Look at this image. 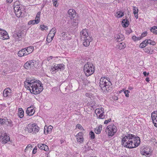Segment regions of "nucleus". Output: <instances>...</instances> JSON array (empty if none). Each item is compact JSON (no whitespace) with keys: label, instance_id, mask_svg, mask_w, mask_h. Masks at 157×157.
Masks as SVG:
<instances>
[{"label":"nucleus","instance_id":"nucleus-18","mask_svg":"<svg viewBox=\"0 0 157 157\" xmlns=\"http://www.w3.org/2000/svg\"><path fill=\"white\" fill-rule=\"evenodd\" d=\"M26 113L29 116H32L35 113V110L33 109H31V107H29L27 109Z\"/></svg>","mask_w":157,"mask_h":157},{"label":"nucleus","instance_id":"nucleus-33","mask_svg":"<svg viewBox=\"0 0 157 157\" xmlns=\"http://www.w3.org/2000/svg\"><path fill=\"white\" fill-rule=\"evenodd\" d=\"M141 39V37H137L135 36H133L132 37V39L135 41L140 40Z\"/></svg>","mask_w":157,"mask_h":157},{"label":"nucleus","instance_id":"nucleus-15","mask_svg":"<svg viewBox=\"0 0 157 157\" xmlns=\"http://www.w3.org/2000/svg\"><path fill=\"white\" fill-rule=\"evenodd\" d=\"M38 147L40 149L47 151L48 150V146L44 144H38L37 145Z\"/></svg>","mask_w":157,"mask_h":157},{"label":"nucleus","instance_id":"nucleus-36","mask_svg":"<svg viewBox=\"0 0 157 157\" xmlns=\"http://www.w3.org/2000/svg\"><path fill=\"white\" fill-rule=\"evenodd\" d=\"M56 32V29L55 28H52L50 31L49 33H52L53 34H55Z\"/></svg>","mask_w":157,"mask_h":157},{"label":"nucleus","instance_id":"nucleus-51","mask_svg":"<svg viewBox=\"0 0 157 157\" xmlns=\"http://www.w3.org/2000/svg\"><path fill=\"white\" fill-rule=\"evenodd\" d=\"M95 112H96L98 114H101V113H103L102 112H101V111L99 109H97L95 111Z\"/></svg>","mask_w":157,"mask_h":157},{"label":"nucleus","instance_id":"nucleus-37","mask_svg":"<svg viewBox=\"0 0 157 157\" xmlns=\"http://www.w3.org/2000/svg\"><path fill=\"white\" fill-rule=\"evenodd\" d=\"M58 66L59 70H63L64 68V65L63 64H58Z\"/></svg>","mask_w":157,"mask_h":157},{"label":"nucleus","instance_id":"nucleus-2","mask_svg":"<svg viewBox=\"0 0 157 157\" xmlns=\"http://www.w3.org/2000/svg\"><path fill=\"white\" fill-rule=\"evenodd\" d=\"M140 142V138L132 134H128L122 138V145L124 147L132 148L137 147Z\"/></svg>","mask_w":157,"mask_h":157},{"label":"nucleus","instance_id":"nucleus-56","mask_svg":"<svg viewBox=\"0 0 157 157\" xmlns=\"http://www.w3.org/2000/svg\"><path fill=\"white\" fill-rule=\"evenodd\" d=\"M143 154V155H148L149 154V153L147 151H144Z\"/></svg>","mask_w":157,"mask_h":157},{"label":"nucleus","instance_id":"nucleus-42","mask_svg":"<svg viewBox=\"0 0 157 157\" xmlns=\"http://www.w3.org/2000/svg\"><path fill=\"white\" fill-rule=\"evenodd\" d=\"M104 113H102L100 114L98 116V118L100 119H103L105 118V116L104 114Z\"/></svg>","mask_w":157,"mask_h":157},{"label":"nucleus","instance_id":"nucleus-60","mask_svg":"<svg viewBox=\"0 0 157 157\" xmlns=\"http://www.w3.org/2000/svg\"><path fill=\"white\" fill-rule=\"evenodd\" d=\"M145 80H146V81L147 82H148L149 81H150V80H149V78L148 77H147V78H146Z\"/></svg>","mask_w":157,"mask_h":157},{"label":"nucleus","instance_id":"nucleus-31","mask_svg":"<svg viewBox=\"0 0 157 157\" xmlns=\"http://www.w3.org/2000/svg\"><path fill=\"white\" fill-rule=\"evenodd\" d=\"M89 135H90V138L91 139H93L95 137L94 133L92 131H90L89 133Z\"/></svg>","mask_w":157,"mask_h":157},{"label":"nucleus","instance_id":"nucleus-28","mask_svg":"<svg viewBox=\"0 0 157 157\" xmlns=\"http://www.w3.org/2000/svg\"><path fill=\"white\" fill-rule=\"evenodd\" d=\"M118 47L119 49H121L124 48L126 47V45L124 43L122 42L119 43L118 45Z\"/></svg>","mask_w":157,"mask_h":157},{"label":"nucleus","instance_id":"nucleus-12","mask_svg":"<svg viewBox=\"0 0 157 157\" xmlns=\"http://www.w3.org/2000/svg\"><path fill=\"white\" fill-rule=\"evenodd\" d=\"M68 13L71 19H73L77 16L75 11L74 9H70L69 10Z\"/></svg>","mask_w":157,"mask_h":157},{"label":"nucleus","instance_id":"nucleus-10","mask_svg":"<svg viewBox=\"0 0 157 157\" xmlns=\"http://www.w3.org/2000/svg\"><path fill=\"white\" fill-rule=\"evenodd\" d=\"M151 117L155 126L157 127V111L152 113Z\"/></svg>","mask_w":157,"mask_h":157},{"label":"nucleus","instance_id":"nucleus-55","mask_svg":"<svg viewBox=\"0 0 157 157\" xmlns=\"http://www.w3.org/2000/svg\"><path fill=\"white\" fill-rule=\"evenodd\" d=\"M30 147H32V145L29 144L28 145L26 148L25 149V151H26L27 150V149L29 148Z\"/></svg>","mask_w":157,"mask_h":157},{"label":"nucleus","instance_id":"nucleus-23","mask_svg":"<svg viewBox=\"0 0 157 157\" xmlns=\"http://www.w3.org/2000/svg\"><path fill=\"white\" fill-rule=\"evenodd\" d=\"M11 91H9L7 89H5L3 92V95L4 97H7L11 94Z\"/></svg>","mask_w":157,"mask_h":157},{"label":"nucleus","instance_id":"nucleus-64","mask_svg":"<svg viewBox=\"0 0 157 157\" xmlns=\"http://www.w3.org/2000/svg\"><path fill=\"white\" fill-rule=\"evenodd\" d=\"M7 1L8 2L11 3L12 2L13 0H7Z\"/></svg>","mask_w":157,"mask_h":157},{"label":"nucleus","instance_id":"nucleus-4","mask_svg":"<svg viewBox=\"0 0 157 157\" xmlns=\"http://www.w3.org/2000/svg\"><path fill=\"white\" fill-rule=\"evenodd\" d=\"M83 70L86 75L89 76L94 72V67L92 63L88 62L84 65Z\"/></svg>","mask_w":157,"mask_h":157},{"label":"nucleus","instance_id":"nucleus-58","mask_svg":"<svg viewBox=\"0 0 157 157\" xmlns=\"http://www.w3.org/2000/svg\"><path fill=\"white\" fill-rule=\"evenodd\" d=\"M143 74L145 76H147L149 75V73H147L146 71H144L143 72Z\"/></svg>","mask_w":157,"mask_h":157},{"label":"nucleus","instance_id":"nucleus-44","mask_svg":"<svg viewBox=\"0 0 157 157\" xmlns=\"http://www.w3.org/2000/svg\"><path fill=\"white\" fill-rule=\"evenodd\" d=\"M31 21H32V24H33V25H34L35 24H37L39 22L38 19L36 20V19H35V20H31Z\"/></svg>","mask_w":157,"mask_h":157},{"label":"nucleus","instance_id":"nucleus-45","mask_svg":"<svg viewBox=\"0 0 157 157\" xmlns=\"http://www.w3.org/2000/svg\"><path fill=\"white\" fill-rule=\"evenodd\" d=\"M67 33L65 32H63L61 34V36L62 37L65 38L67 36Z\"/></svg>","mask_w":157,"mask_h":157},{"label":"nucleus","instance_id":"nucleus-47","mask_svg":"<svg viewBox=\"0 0 157 157\" xmlns=\"http://www.w3.org/2000/svg\"><path fill=\"white\" fill-rule=\"evenodd\" d=\"M50 131V130L48 128H47V129H46L45 127L44 129V133L45 134H47Z\"/></svg>","mask_w":157,"mask_h":157},{"label":"nucleus","instance_id":"nucleus-48","mask_svg":"<svg viewBox=\"0 0 157 157\" xmlns=\"http://www.w3.org/2000/svg\"><path fill=\"white\" fill-rule=\"evenodd\" d=\"M52 2L54 6L56 7H57L58 6V5L57 4V0H52Z\"/></svg>","mask_w":157,"mask_h":157},{"label":"nucleus","instance_id":"nucleus-49","mask_svg":"<svg viewBox=\"0 0 157 157\" xmlns=\"http://www.w3.org/2000/svg\"><path fill=\"white\" fill-rule=\"evenodd\" d=\"M147 34V33L146 31L144 32L143 33L141 34V36L140 37H141V38L144 37Z\"/></svg>","mask_w":157,"mask_h":157},{"label":"nucleus","instance_id":"nucleus-11","mask_svg":"<svg viewBox=\"0 0 157 157\" xmlns=\"http://www.w3.org/2000/svg\"><path fill=\"white\" fill-rule=\"evenodd\" d=\"M81 38V40H84L87 37H90L88 36V33L86 29H83L80 33Z\"/></svg>","mask_w":157,"mask_h":157},{"label":"nucleus","instance_id":"nucleus-54","mask_svg":"<svg viewBox=\"0 0 157 157\" xmlns=\"http://www.w3.org/2000/svg\"><path fill=\"white\" fill-rule=\"evenodd\" d=\"M111 121V119H109L107 120H105V121L104 123L105 124H107L108 123L110 122Z\"/></svg>","mask_w":157,"mask_h":157},{"label":"nucleus","instance_id":"nucleus-22","mask_svg":"<svg viewBox=\"0 0 157 157\" xmlns=\"http://www.w3.org/2000/svg\"><path fill=\"white\" fill-rule=\"evenodd\" d=\"M148 44V40H145L140 44V47L141 48H143Z\"/></svg>","mask_w":157,"mask_h":157},{"label":"nucleus","instance_id":"nucleus-35","mask_svg":"<svg viewBox=\"0 0 157 157\" xmlns=\"http://www.w3.org/2000/svg\"><path fill=\"white\" fill-rule=\"evenodd\" d=\"M6 122H7L8 123L6 124H7V125L8 126H10V127H11L13 126V124L12 123V121H11L10 120H7V121H6Z\"/></svg>","mask_w":157,"mask_h":157},{"label":"nucleus","instance_id":"nucleus-24","mask_svg":"<svg viewBox=\"0 0 157 157\" xmlns=\"http://www.w3.org/2000/svg\"><path fill=\"white\" fill-rule=\"evenodd\" d=\"M116 14H117V15H116V16L117 18H118L122 17L124 16V12H123L122 10L118 11L117 12Z\"/></svg>","mask_w":157,"mask_h":157},{"label":"nucleus","instance_id":"nucleus-8","mask_svg":"<svg viewBox=\"0 0 157 157\" xmlns=\"http://www.w3.org/2000/svg\"><path fill=\"white\" fill-rule=\"evenodd\" d=\"M1 141L3 144H6L10 140V138L6 133L2 134L1 136Z\"/></svg>","mask_w":157,"mask_h":157},{"label":"nucleus","instance_id":"nucleus-59","mask_svg":"<svg viewBox=\"0 0 157 157\" xmlns=\"http://www.w3.org/2000/svg\"><path fill=\"white\" fill-rule=\"evenodd\" d=\"M52 56H50L48 58V61L50 60L51 59H52Z\"/></svg>","mask_w":157,"mask_h":157},{"label":"nucleus","instance_id":"nucleus-38","mask_svg":"<svg viewBox=\"0 0 157 157\" xmlns=\"http://www.w3.org/2000/svg\"><path fill=\"white\" fill-rule=\"evenodd\" d=\"M148 44L153 45H154L155 44V43L154 41H152L150 39L148 40Z\"/></svg>","mask_w":157,"mask_h":157},{"label":"nucleus","instance_id":"nucleus-14","mask_svg":"<svg viewBox=\"0 0 157 157\" xmlns=\"http://www.w3.org/2000/svg\"><path fill=\"white\" fill-rule=\"evenodd\" d=\"M114 38L117 42H120L123 40L124 37L123 35L121 34H117L115 36Z\"/></svg>","mask_w":157,"mask_h":157},{"label":"nucleus","instance_id":"nucleus-30","mask_svg":"<svg viewBox=\"0 0 157 157\" xmlns=\"http://www.w3.org/2000/svg\"><path fill=\"white\" fill-rule=\"evenodd\" d=\"M40 28L42 31L47 30L48 29V27L44 25H40Z\"/></svg>","mask_w":157,"mask_h":157},{"label":"nucleus","instance_id":"nucleus-17","mask_svg":"<svg viewBox=\"0 0 157 157\" xmlns=\"http://www.w3.org/2000/svg\"><path fill=\"white\" fill-rule=\"evenodd\" d=\"M26 49L25 54L28 55L32 53L34 50L33 46H29L25 48Z\"/></svg>","mask_w":157,"mask_h":157},{"label":"nucleus","instance_id":"nucleus-9","mask_svg":"<svg viewBox=\"0 0 157 157\" xmlns=\"http://www.w3.org/2000/svg\"><path fill=\"white\" fill-rule=\"evenodd\" d=\"M0 38L3 40L9 38L8 33L6 31L0 29Z\"/></svg>","mask_w":157,"mask_h":157},{"label":"nucleus","instance_id":"nucleus-40","mask_svg":"<svg viewBox=\"0 0 157 157\" xmlns=\"http://www.w3.org/2000/svg\"><path fill=\"white\" fill-rule=\"evenodd\" d=\"M6 123V120L0 118V124H2Z\"/></svg>","mask_w":157,"mask_h":157},{"label":"nucleus","instance_id":"nucleus-3","mask_svg":"<svg viewBox=\"0 0 157 157\" xmlns=\"http://www.w3.org/2000/svg\"><path fill=\"white\" fill-rule=\"evenodd\" d=\"M99 86L103 92L106 93L111 91L112 89L111 82L105 78L102 77L100 78Z\"/></svg>","mask_w":157,"mask_h":157},{"label":"nucleus","instance_id":"nucleus-52","mask_svg":"<svg viewBox=\"0 0 157 157\" xmlns=\"http://www.w3.org/2000/svg\"><path fill=\"white\" fill-rule=\"evenodd\" d=\"M37 149V147H35L33 150V154H35V153H36V152Z\"/></svg>","mask_w":157,"mask_h":157},{"label":"nucleus","instance_id":"nucleus-34","mask_svg":"<svg viewBox=\"0 0 157 157\" xmlns=\"http://www.w3.org/2000/svg\"><path fill=\"white\" fill-rule=\"evenodd\" d=\"M77 138V141L80 143L83 142V139L82 137L76 136Z\"/></svg>","mask_w":157,"mask_h":157},{"label":"nucleus","instance_id":"nucleus-43","mask_svg":"<svg viewBox=\"0 0 157 157\" xmlns=\"http://www.w3.org/2000/svg\"><path fill=\"white\" fill-rule=\"evenodd\" d=\"M124 93L125 94V96L127 97H129V94L128 93H130V91L128 90H125L124 91Z\"/></svg>","mask_w":157,"mask_h":157},{"label":"nucleus","instance_id":"nucleus-39","mask_svg":"<svg viewBox=\"0 0 157 157\" xmlns=\"http://www.w3.org/2000/svg\"><path fill=\"white\" fill-rule=\"evenodd\" d=\"M55 34H53L52 33H49L47 36V39L49 38V37L51 38H53L54 37Z\"/></svg>","mask_w":157,"mask_h":157},{"label":"nucleus","instance_id":"nucleus-29","mask_svg":"<svg viewBox=\"0 0 157 157\" xmlns=\"http://www.w3.org/2000/svg\"><path fill=\"white\" fill-rule=\"evenodd\" d=\"M24 67L26 69H30V66L29 61L27 62L24 65Z\"/></svg>","mask_w":157,"mask_h":157},{"label":"nucleus","instance_id":"nucleus-21","mask_svg":"<svg viewBox=\"0 0 157 157\" xmlns=\"http://www.w3.org/2000/svg\"><path fill=\"white\" fill-rule=\"evenodd\" d=\"M122 24L123 27L126 28L127 27L128 25L129 22L128 20L126 18H125L122 20Z\"/></svg>","mask_w":157,"mask_h":157},{"label":"nucleus","instance_id":"nucleus-26","mask_svg":"<svg viewBox=\"0 0 157 157\" xmlns=\"http://www.w3.org/2000/svg\"><path fill=\"white\" fill-rule=\"evenodd\" d=\"M150 31L154 34L157 35V26H154L151 27L150 29Z\"/></svg>","mask_w":157,"mask_h":157},{"label":"nucleus","instance_id":"nucleus-46","mask_svg":"<svg viewBox=\"0 0 157 157\" xmlns=\"http://www.w3.org/2000/svg\"><path fill=\"white\" fill-rule=\"evenodd\" d=\"M76 127L78 128L79 129H80L81 130H84V129L82 127V126L80 124H78L77 125Z\"/></svg>","mask_w":157,"mask_h":157},{"label":"nucleus","instance_id":"nucleus-41","mask_svg":"<svg viewBox=\"0 0 157 157\" xmlns=\"http://www.w3.org/2000/svg\"><path fill=\"white\" fill-rule=\"evenodd\" d=\"M40 12H38L36 14V17L35 18V19H36V20H37V19H38L39 22H40Z\"/></svg>","mask_w":157,"mask_h":157},{"label":"nucleus","instance_id":"nucleus-62","mask_svg":"<svg viewBox=\"0 0 157 157\" xmlns=\"http://www.w3.org/2000/svg\"><path fill=\"white\" fill-rule=\"evenodd\" d=\"M52 127L51 126H49L48 127V128L51 131L52 130Z\"/></svg>","mask_w":157,"mask_h":157},{"label":"nucleus","instance_id":"nucleus-53","mask_svg":"<svg viewBox=\"0 0 157 157\" xmlns=\"http://www.w3.org/2000/svg\"><path fill=\"white\" fill-rule=\"evenodd\" d=\"M82 132H79L76 136L82 137Z\"/></svg>","mask_w":157,"mask_h":157},{"label":"nucleus","instance_id":"nucleus-25","mask_svg":"<svg viewBox=\"0 0 157 157\" xmlns=\"http://www.w3.org/2000/svg\"><path fill=\"white\" fill-rule=\"evenodd\" d=\"M102 126L101 125H99L98 127H97L95 128L94 130L95 132L97 134H99L100 133L101 131L102 130Z\"/></svg>","mask_w":157,"mask_h":157},{"label":"nucleus","instance_id":"nucleus-19","mask_svg":"<svg viewBox=\"0 0 157 157\" xmlns=\"http://www.w3.org/2000/svg\"><path fill=\"white\" fill-rule=\"evenodd\" d=\"M26 49L25 48L22 49L18 51L17 53L18 55L19 56L22 57L24 56L27 55L25 54Z\"/></svg>","mask_w":157,"mask_h":157},{"label":"nucleus","instance_id":"nucleus-6","mask_svg":"<svg viewBox=\"0 0 157 157\" xmlns=\"http://www.w3.org/2000/svg\"><path fill=\"white\" fill-rule=\"evenodd\" d=\"M105 131L108 133L109 136H112L117 132L116 127L114 125H109L107 127Z\"/></svg>","mask_w":157,"mask_h":157},{"label":"nucleus","instance_id":"nucleus-16","mask_svg":"<svg viewBox=\"0 0 157 157\" xmlns=\"http://www.w3.org/2000/svg\"><path fill=\"white\" fill-rule=\"evenodd\" d=\"M30 68H33L34 67H36L37 66V62L35 60H33L29 61Z\"/></svg>","mask_w":157,"mask_h":157},{"label":"nucleus","instance_id":"nucleus-50","mask_svg":"<svg viewBox=\"0 0 157 157\" xmlns=\"http://www.w3.org/2000/svg\"><path fill=\"white\" fill-rule=\"evenodd\" d=\"M53 68H54L55 70H59V66H58V64H57V65H55L54 67H53Z\"/></svg>","mask_w":157,"mask_h":157},{"label":"nucleus","instance_id":"nucleus-7","mask_svg":"<svg viewBox=\"0 0 157 157\" xmlns=\"http://www.w3.org/2000/svg\"><path fill=\"white\" fill-rule=\"evenodd\" d=\"M14 13L16 15L17 17H22V11H23L22 7H21L19 6H16L14 7Z\"/></svg>","mask_w":157,"mask_h":157},{"label":"nucleus","instance_id":"nucleus-63","mask_svg":"<svg viewBox=\"0 0 157 157\" xmlns=\"http://www.w3.org/2000/svg\"><path fill=\"white\" fill-rule=\"evenodd\" d=\"M32 21L31 20H30V21H29L28 23V24L29 25H31V24H32Z\"/></svg>","mask_w":157,"mask_h":157},{"label":"nucleus","instance_id":"nucleus-32","mask_svg":"<svg viewBox=\"0 0 157 157\" xmlns=\"http://www.w3.org/2000/svg\"><path fill=\"white\" fill-rule=\"evenodd\" d=\"M133 13L135 15L138 14V9L137 8L134 6L133 7Z\"/></svg>","mask_w":157,"mask_h":157},{"label":"nucleus","instance_id":"nucleus-5","mask_svg":"<svg viewBox=\"0 0 157 157\" xmlns=\"http://www.w3.org/2000/svg\"><path fill=\"white\" fill-rule=\"evenodd\" d=\"M39 129V127L36 125V124L34 123L32 124H29L25 128V130L29 133L33 132L34 133H36L38 132Z\"/></svg>","mask_w":157,"mask_h":157},{"label":"nucleus","instance_id":"nucleus-13","mask_svg":"<svg viewBox=\"0 0 157 157\" xmlns=\"http://www.w3.org/2000/svg\"><path fill=\"white\" fill-rule=\"evenodd\" d=\"M82 40L84 41L83 43V45L87 47L89 45L90 42L92 41V39L90 37H87L86 38L84 39V40Z\"/></svg>","mask_w":157,"mask_h":157},{"label":"nucleus","instance_id":"nucleus-1","mask_svg":"<svg viewBox=\"0 0 157 157\" xmlns=\"http://www.w3.org/2000/svg\"><path fill=\"white\" fill-rule=\"evenodd\" d=\"M25 87L33 94L40 93L43 90L42 84L39 80L35 79H26L24 82Z\"/></svg>","mask_w":157,"mask_h":157},{"label":"nucleus","instance_id":"nucleus-61","mask_svg":"<svg viewBox=\"0 0 157 157\" xmlns=\"http://www.w3.org/2000/svg\"><path fill=\"white\" fill-rule=\"evenodd\" d=\"M99 109L101 112H102L103 113H104V109L103 108H101V109Z\"/></svg>","mask_w":157,"mask_h":157},{"label":"nucleus","instance_id":"nucleus-27","mask_svg":"<svg viewBox=\"0 0 157 157\" xmlns=\"http://www.w3.org/2000/svg\"><path fill=\"white\" fill-rule=\"evenodd\" d=\"M22 32L21 31H19L16 34L17 36V39L19 40H20L22 37Z\"/></svg>","mask_w":157,"mask_h":157},{"label":"nucleus","instance_id":"nucleus-57","mask_svg":"<svg viewBox=\"0 0 157 157\" xmlns=\"http://www.w3.org/2000/svg\"><path fill=\"white\" fill-rule=\"evenodd\" d=\"M52 39L53 38H51L50 37L49 38L47 39V41L48 43L50 42L52 40Z\"/></svg>","mask_w":157,"mask_h":157},{"label":"nucleus","instance_id":"nucleus-20","mask_svg":"<svg viewBox=\"0 0 157 157\" xmlns=\"http://www.w3.org/2000/svg\"><path fill=\"white\" fill-rule=\"evenodd\" d=\"M18 110V115L20 118H22L24 116V111L22 108H19Z\"/></svg>","mask_w":157,"mask_h":157}]
</instances>
